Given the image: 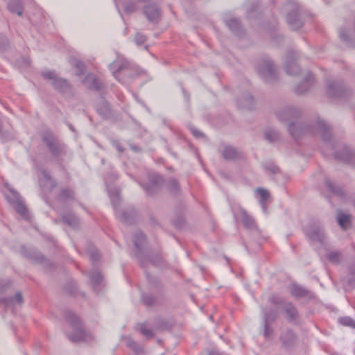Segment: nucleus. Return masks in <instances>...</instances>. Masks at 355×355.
Masks as SVG:
<instances>
[{"label": "nucleus", "instance_id": "f257e3e1", "mask_svg": "<svg viewBox=\"0 0 355 355\" xmlns=\"http://www.w3.org/2000/svg\"><path fill=\"white\" fill-rule=\"evenodd\" d=\"M279 121H288V130L291 136L297 141L306 134L320 135L322 144L321 152L327 158H334L340 162L354 164L355 154L348 146H344L340 150H337L338 141L334 138L331 126L319 116L315 117L309 122H294L301 115L299 107L293 105H285L276 112Z\"/></svg>", "mask_w": 355, "mask_h": 355}, {"label": "nucleus", "instance_id": "6ab92c4d", "mask_svg": "<svg viewBox=\"0 0 355 355\" xmlns=\"http://www.w3.org/2000/svg\"><path fill=\"white\" fill-rule=\"evenodd\" d=\"M314 83L313 74L308 71L304 75L302 81L295 87V92L298 94H302L307 92Z\"/></svg>", "mask_w": 355, "mask_h": 355}, {"label": "nucleus", "instance_id": "c9c22d12", "mask_svg": "<svg viewBox=\"0 0 355 355\" xmlns=\"http://www.w3.org/2000/svg\"><path fill=\"white\" fill-rule=\"evenodd\" d=\"M146 278L153 288L159 293L163 291V284L159 279L150 275L148 272H146Z\"/></svg>", "mask_w": 355, "mask_h": 355}, {"label": "nucleus", "instance_id": "dca6fc26", "mask_svg": "<svg viewBox=\"0 0 355 355\" xmlns=\"http://www.w3.org/2000/svg\"><path fill=\"white\" fill-rule=\"evenodd\" d=\"M143 13L150 22L157 24L160 19L162 10L157 4L150 3L144 7Z\"/></svg>", "mask_w": 355, "mask_h": 355}, {"label": "nucleus", "instance_id": "4468645a", "mask_svg": "<svg viewBox=\"0 0 355 355\" xmlns=\"http://www.w3.org/2000/svg\"><path fill=\"white\" fill-rule=\"evenodd\" d=\"M297 58V53L295 51L287 53L284 64V69L287 74L297 76L300 73V69L296 61Z\"/></svg>", "mask_w": 355, "mask_h": 355}, {"label": "nucleus", "instance_id": "7ed1b4c3", "mask_svg": "<svg viewBox=\"0 0 355 355\" xmlns=\"http://www.w3.org/2000/svg\"><path fill=\"white\" fill-rule=\"evenodd\" d=\"M108 67L114 77L124 85L129 84L140 73L137 66L125 59L122 55H117Z\"/></svg>", "mask_w": 355, "mask_h": 355}, {"label": "nucleus", "instance_id": "20e7f679", "mask_svg": "<svg viewBox=\"0 0 355 355\" xmlns=\"http://www.w3.org/2000/svg\"><path fill=\"white\" fill-rule=\"evenodd\" d=\"M64 317L71 327V332L66 333L67 338L73 343L80 341H89L92 339V335L87 331L80 318L71 311H65Z\"/></svg>", "mask_w": 355, "mask_h": 355}, {"label": "nucleus", "instance_id": "680f3d73", "mask_svg": "<svg viewBox=\"0 0 355 355\" xmlns=\"http://www.w3.org/2000/svg\"><path fill=\"white\" fill-rule=\"evenodd\" d=\"M116 178H117L116 175L115 174H113V175H112V179H113V180H116Z\"/></svg>", "mask_w": 355, "mask_h": 355}, {"label": "nucleus", "instance_id": "9b49d317", "mask_svg": "<svg viewBox=\"0 0 355 355\" xmlns=\"http://www.w3.org/2000/svg\"><path fill=\"white\" fill-rule=\"evenodd\" d=\"M306 236L312 241L324 244L325 233L324 227L320 222H312L304 230Z\"/></svg>", "mask_w": 355, "mask_h": 355}, {"label": "nucleus", "instance_id": "c03bdc74", "mask_svg": "<svg viewBox=\"0 0 355 355\" xmlns=\"http://www.w3.org/2000/svg\"><path fill=\"white\" fill-rule=\"evenodd\" d=\"M142 299L144 304L148 306H153L157 302L156 297L151 294H143Z\"/></svg>", "mask_w": 355, "mask_h": 355}, {"label": "nucleus", "instance_id": "864d4df0", "mask_svg": "<svg viewBox=\"0 0 355 355\" xmlns=\"http://www.w3.org/2000/svg\"><path fill=\"white\" fill-rule=\"evenodd\" d=\"M339 35L342 40L345 41L347 44H349V35L345 30H340Z\"/></svg>", "mask_w": 355, "mask_h": 355}, {"label": "nucleus", "instance_id": "0e129e2a", "mask_svg": "<svg viewBox=\"0 0 355 355\" xmlns=\"http://www.w3.org/2000/svg\"><path fill=\"white\" fill-rule=\"evenodd\" d=\"M255 10V6H253V8L251 9V10Z\"/></svg>", "mask_w": 355, "mask_h": 355}, {"label": "nucleus", "instance_id": "37998d69", "mask_svg": "<svg viewBox=\"0 0 355 355\" xmlns=\"http://www.w3.org/2000/svg\"><path fill=\"white\" fill-rule=\"evenodd\" d=\"M326 186L328 190L333 194L338 196H342L343 195L342 189L339 186L336 185L334 182H331V180H326Z\"/></svg>", "mask_w": 355, "mask_h": 355}, {"label": "nucleus", "instance_id": "f704fd0d", "mask_svg": "<svg viewBox=\"0 0 355 355\" xmlns=\"http://www.w3.org/2000/svg\"><path fill=\"white\" fill-rule=\"evenodd\" d=\"M326 257L329 261H330L331 263L336 264V265L339 264L343 259L342 253L338 250L329 252L327 254Z\"/></svg>", "mask_w": 355, "mask_h": 355}, {"label": "nucleus", "instance_id": "3c124183", "mask_svg": "<svg viewBox=\"0 0 355 355\" xmlns=\"http://www.w3.org/2000/svg\"><path fill=\"white\" fill-rule=\"evenodd\" d=\"M9 47V41L3 34H0V51H6Z\"/></svg>", "mask_w": 355, "mask_h": 355}, {"label": "nucleus", "instance_id": "bf43d9fd", "mask_svg": "<svg viewBox=\"0 0 355 355\" xmlns=\"http://www.w3.org/2000/svg\"><path fill=\"white\" fill-rule=\"evenodd\" d=\"M116 148H117V150L119 151V152H122L123 150V148L120 146L119 144H116Z\"/></svg>", "mask_w": 355, "mask_h": 355}, {"label": "nucleus", "instance_id": "58836bf2", "mask_svg": "<svg viewBox=\"0 0 355 355\" xmlns=\"http://www.w3.org/2000/svg\"><path fill=\"white\" fill-rule=\"evenodd\" d=\"M265 139L270 143H274L279 139V133L277 130L268 128L264 132Z\"/></svg>", "mask_w": 355, "mask_h": 355}, {"label": "nucleus", "instance_id": "c85d7f7f", "mask_svg": "<svg viewBox=\"0 0 355 355\" xmlns=\"http://www.w3.org/2000/svg\"><path fill=\"white\" fill-rule=\"evenodd\" d=\"M237 104L241 108L252 109L254 104L253 97L249 92H246L243 94V98L238 99Z\"/></svg>", "mask_w": 355, "mask_h": 355}, {"label": "nucleus", "instance_id": "1a4fd4ad", "mask_svg": "<svg viewBox=\"0 0 355 355\" xmlns=\"http://www.w3.org/2000/svg\"><path fill=\"white\" fill-rule=\"evenodd\" d=\"M257 71L259 76L266 83L277 80V73L273 62L268 58H263L259 64Z\"/></svg>", "mask_w": 355, "mask_h": 355}, {"label": "nucleus", "instance_id": "2eb2a0df", "mask_svg": "<svg viewBox=\"0 0 355 355\" xmlns=\"http://www.w3.org/2000/svg\"><path fill=\"white\" fill-rule=\"evenodd\" d=\"M286 20L288 26L293 30H297L303 26L302 15L297 6L288 13Z\"/></svg>", "mask_w": 355, "mask_h": 355}, {"label": "nucleus", "instance_id": "393cba45", "mask_svg": "<svg viewBox=\"0 0 355 355\" xmlns=\"http://www.w3.org/2000/svg\"><path fill=\"white\" fill-rule=\"evenodd\" d=\"M256 193L259 196V204L262 208V210L265 214H268L266 205L270 201V196L269 191L267 189L263 188H257Z\"/></svg>", "mask_w": 355, "mask_h": 355}, {"label": "nucleus", "instance_id": "0eeeda50", "mask_svg": "<svg viewBox=\"0 0 355 355\" xmlns=\"http://www.w3.org/2000/svg\"><path fill=\"white\" fill-rule=\"evenodd\" d=\"M261 316L263 336L266 340H270L272 338V334L274 333V329L271 325L275 322L278 316L277 309L264 307L261 309Z\"/></svg>", "mask_w": 355, "mask_h": 355}, {"label": "nucleus", "instance_id": "7c9ffc66", "mask_svg": "<svg viewBox=\"0 0 355 355\" xmlns=\"http://www.w3.org/2000/svg\"><path fill=\"white\" fill-rule=\"evenodd\" d=\"M97 112L103 118H107L111 114V109L109 103L104 99H101L97 105Z\"/></svg>", "mask_w": 355, "mask_h": 355}, {"label": "nucleus", "instance_id": "423d86ee", "mask_svg": "<svg viewBox=\"0 0 355 355\" xmlns=\"http://www.w3.org/2000/svg\"><path fill=\"white\" fill-rule=\"evenodd\" d=\"M42 78L50 83L53 88L66 96L73 95L71 85L64 78L59 76L53 70H43L41 72Z\"/></svg>", "mask_w": 355, "mask_h": 355}, {"label": "nucleus", "instance_id": "ddd939ff", "mask_svg": "<svg viewBox=\"0 0 355 355\" xmlns=\"http://www.w3.org/2000/svg\"><path fill=\"white\" fill-rule=\"evenodd\" d=\"M10 196H8V201L15 206L16 211L25 219H28V213L26 206L23 203V200L19 194L15 190L9 189Z\"/></svg>", "mask_w": 355, "mask_h": 355}, {"label": "nucleus", "instance_id": "412c9836", "mask_svg": "<svg viewBox=\"0 0 355 355\" xmlns=\"http://www.w3.org/2000/svg\"><path fill=\"white\" fill-rule=\"evenodd\" d=\"M223 21L228 28L236 35L241 36L244 31L242 28L240 20L235 17H224Z\"/></svg>", "mask_w": 355, "mask_h": 355}, {"label": "nucleus", "instance_id": "c756f323", "mask_svg": "<svg viewBox=\"0 0 355 355\" xmlns=\"http://www.w3.org/2000/svg\"><path fill=\"white\" fill-rule=\"evenodd\" d=\"M8 8L10 12L21 16L24 10V3L21 0H12L8 4Z\"/></svg>", "mask_w": 355, "mask_h": 355}, {"label": "nucleus", "instance_id": "603ef678", "mask_svg": "<svg viewBox=\"0 0 355 355\" xmlns=\"http://www.w3.org/2000/svg\"><path fill=\"white\" fill-rule=\"evenodd\" d=\"M266 171L272 173L276 174L279 171V168L272 163H268L264 166Z\"/></svg>", "mask_w": 355, "mask_h": 355}, {"label": "nucleus", "instance_id": "5701e85b", "mask_svg": "<svg viewBox=\"0 0 355 355\" xmlns=\"http://www.w3.org/2000/svg\"><path fill=\"white\" fill-rule=\"evenodd\" d=\"M23 302L22 295L20 292H17L13 297L0 298V305H3L6 308H12L17 304H21Z\"/></svg>", "mask_w": 355, "mask_h": 355}, {"label": "nucleus", "instance_id": "a19ab883", "mask_svg": "<svg viewBox=\"0 0 355 355\" xmlns=\"http://www.w3.org/2000/svg\"><path fill=\"white\" fill-rule=\"evenodd\" d=\"M291 293L295 297H302L307 296L309 291L301 286L293 284L291 288Z\"/></svg>", "mask_w": 355, "mask_h": 355}, {"label": "nucleus", "instance_id": "4d7b16f0", "mask_svg": "<svg viewBox=\"0 0 355 355\" xmlns=\"http://www.w3.org/2000/svg\"><path fill=\"white\" fill-rule=\"evenodd\" d=\"M8 286L9 282H0V292H4Z\"/></svg>", "mask_w": 355, "mask_h": 355}, {"label": "nucleus", "instance_id": "de8ad7c7", "mask_svg": "<svg viewBox=\"0 0 355 355\" xmlns=\"http://www.w3.org/2000/svg\"><path fill=\"white\" fill-rule=\"evenodd\" d=\"M139 331L141 334H143L146 338L150 339L153 337L154 334L150 329L147 328L145 324H142L140 325Z\"/></svg>", "mask_w": 355, "mask_h": 355}, {"label": "nucleus", "instance_id": "052dcab7", "mask_svg": "<svg viewBox=\"0 0 355 355\" xmlns=\"http://www.w3.org/2000/svg\"><path fill=\"white\" fill-rule=\"evenodd\" d=\"M131 148H132L134 151H135V152L139 151V148L138 147L135 146H131Z\"/></svg>", "mask_w": 355, "mask_h": 355}, {"label": "nucleus", "instance_id": "72a5a7b5", "mask_svg": "<svg viewBox=\"0 0 355 355\" xmlns=\"http://www.w3.org/2000/svg\"><path fill=\"white\" fill-rule=\"evenodd\" d=\"M86 252L89 256V258L93 263H94L96 261H98L100 259V254L98 251V250L96 248V247L90 243H87V245L85 247Z\"/></svg>", "mask_w": 355, "mask_h": 355}, {"label": "nucleus", "instance_id": "6e6552de", "mask_svg": "<svg viewBox=\"0 0 355 355\" xmlns=\"http://www.w3.org/2000/svg\"><path fill=\"white\" fill-rule=\"evenodd\" d=\"M42 141L53 157H59L65 154V146L52 132L45 131L42 135Z\"/></svg>", "mask_w": 355, "mask_h": 355}, {"label": "nucleus", "instance_id": "e433bc0d", "mask_svg": "<svg viewBox=\"0 0 355 355\" xmlns=\"http://www.w3.org/2000/svg\"><path fill=\"white\" fill-rule=\"evenodd\" d=\"M126 345L130 347L135 353V355H139L143 353V347L134 341L131 338L127 337L125 338Z\"/></svg>", "mask_w": 355, "mask_h": 355}, {"label": "nucleus", "instance_id": "2f4dec72", "mask_svg": "<svg viewBox=\"0 0 355 355\" xmlns=\"http://www.w3.org/2000/svg\"><path fill=\"white\" fill-rule=\"evenodd\" d=\"M164 185L173 194L177 195L180 191V187L177 180L170 178L164 182Z\"/></svg>", "mask_w": 355, "mask_h": 355}, {"label": "nucleus", "instance_id": "4c0bfd02", "mask_svg": "<svg viewBox=\"0 0 355 355\" xmlns=\"http://www.w3.org/2000/svg\"><path fill=\"white\" fill-rule=\"evenodd\" d=\"M347 284L352 287H355V261L350 263L348 266V274L346 277Z\"/></svg>", "mask_w": 355, "mask_h": 355}, {"label": "nucleus", "instance_id": "bb28decb", "mask_svg": "<svg viewBox=\"0 0 355 355\" xmlns=\"http://www.w3.org/2000/svg\"><path fill=\"white\" fill-rule=\"evenodd\" d=\"M28 257L34 262L42 264L44 267L53 268V264L40 252L33 250L29 252Z\"/></svg>", "mask_w": 355, "mask_h": 355}, {"label": "nucleus", "instance_id": "09e8293b", "mask_svg": "<svg viewBox=\"0 0 355 355\" xmlns=\"http://www.w3.org/2000/svg\"><path fill=\"white\" fill-rule=\"evenodd\" d=\"M146 39L147 37L144 34L137 32L135 35L134 42L137 46H140L146 42Z\"/></svg>", "mask_w": 355, "mask_h": 355}, {"label": "nucleus", "instance_id": "9d476101", "mask_svg": "<svg viewBox=\"0 0 355 355\" xmlns=\"http://www.w3.org/2000/svg\"><path fill=\"white\" fill-rule=\"evenodd\" d=\"M141 187L149 196H154L159 192L164 186L162 176L158 174H150L146 183H140Z\"/></svg>", "mask_w": 355, "mask_h": 355}, {"label": "nucleus", "instance_id": "79ce46f5", "mask_svg": "<svg viewBox=\"0 0 355 355\" xmlns=\"http://www.w3.org/2000/svg\"><path fill=\"white\" fill-rule=\"evenodd\" d=\"M339 225L343 229H347L350 225V216L345 214H339L337 216Z\"/></svg>", "mask_w": 355, "mask_h": 355}, {"label": "nucleus", "instance_id": "49530a36", "mask_svg": "<svg viewBox=\"0 0 355 355\" xmlns=\"http://www.w3.org/2000/svg\"><path fill=\"white\" fill-rule=\"evenodd\" d=\"M75 69H76V74L77 76H81L85 73V64L80 61V60H76L73 64Z\"/></svg>", "mask_w": 355, "mask_h": 355}, {"label": "nucleus", "instance_id": "4be33fe9", "mask_svg": "<svg viewBox=\"0 0 355 355\" xmlns=\"http://www.w3.org/2000/svg\"><path fill=\"white\" fill-rule=\"evenodd\" d=\"M83 83L89 89L101 91L103 88V83L94 73H88L83 80Z\"/></svg>", "mask_w": 355, "mask_h": 355}, {"label": "nucleus", "instance_id": "a18cd8bd", "mask_svg": "<svg viewBox=\"0 0 355 355\" xmlns=\"http://www.w3.org/2000/svg\"><path fill=\"white\" fill-rule=\"evenodd\" d=\"M338 321L341 324L344 326L355 328V320L349 316L340 318Z\"/></svg>", "mask_w": 355, "mask_h": 355}, {"label": "nucleus", "instance_id": "f8f14e48", "mask_svg": "<svg viewBox=\"0 0 355 355\" xmlns=\"http://www.w3.org/2000/svg\"><path fill=\"white\" fill-rule=\"evenodd\" d=\"M327 93L329 96L335 98H343L349 96V92L344 83L340 80L329 81L327 85Z\"/></svg>", "mask_w": 355, "mask_h": 355}, {"label": "nucleus", "instance_id": "13d9d810", "mask_svg": "<svg viewBox=\"0 0 355 355\" xmlns=\"http://www.w3.org/2000/svg\"><path fill=\"white\" fill-rule=\"evenodd\" d=\"M208 355H223V354L220 353L219 351H218L216 349H213L210 350Z\"/></svg>", "mask_w": 355, "mask_h": 355}, {"label": "nucleus", "instance_id": "f3484780", "mask_svg": "<svg viewBox=\"0 0 355 355\" xmlns=\"http://www.w3.org/2000/svg\"><path fill=\"white\" fill-rule=\"evenodd\" d=\"M241 217L243 225L246 229L253 233L255 236H258L261 234V231L258 228L254 219L250 216L246 211L243 209L241 211Z\"/></svg>", "mask_w": 355, "mask_h": 355}, {"label": "nucleus", "instance_id": "e2e57ef3", "mask_svg": "<svg viewBox=\"0 0 355 355\" xmlns=\"http://www.w3.org/2000/svg\"><path fill=\"white\" fill-rule=\"evenodd\" d=\"M116 8L118 10L119 13L121 15V13L120 10H119V6H118L117 3H116Z\"/></svg>", "mask_w": 355, "mask_h": 355}, {"label": "nucleus", "instance_id": "5fc2aeb1", "mask_svg": "<svg viewBox=\"0 0 355 355\" xmlns=\"http://www.w3.org/2000/svg\"><path fill=\"white\" fill-rule=\"evenodd\" d=\"M269 301L275 305H279L283 303L282 299L279 298L278 296L275 295H272L269 298Z\"/></svg>", "mask_w": 355, "mask_h": 355}, {"label": "nucleus", "instance_id": "b1692460", "mask_svg": "<svg viewBox=\"0 0 355 355\" xmlns=\"http://www.w3.org/2000/svg\"><path fill=\"white\" fill-rule=\"evenodd\" d=\"M222 155L227 160H236L242 158V153L232 146H225L222 151Z\"/></svg>", "mask_w": 355, "mask_h": 355}, {"label": "nucleus", "instance_id": "a878e982", "mask_svg": "<svg viewBox=\"0 0 355 355\" xmlns=\"http://www.w3.org/2000/svg\"><path fill=\"white\" fill-rule=\"evenodd\" d=\"M62 221L73 229L79 227V218L71 211H64L61 214Z\"/></svg>", "mask_w": 355, "mask_h": 355}, {"label": "nucleus", "instance_id": "8fccbe9b", "mask_svg": "<svg viewBox=\"0 0 355 355\" xmlns=\"http://www.w3.org/2000/svg\"><path fill=\"white\" fill-rule=\"evenodd\" d=\"M155 327L158 329H166L169 328L168 322L160 318H158L155 320Z\"/></svg>", "mask_w": 355, "mask_h": 355}, {"label": "nucleus", "instance_id": "473e14b6", "mask_svg": "<svg viewBox=\"0 0 355 355\" xmlns=\"http://www.w3.org/2000/svg\"><path fill=\"white\" fill-rule=\"evenodd\" d=\"M284 309L290 321H295L298 316L297 311L295 306L291 302H286L284 304Z\"/></svg>", "mask_w": 355, "mask_h": 355}, {"label": "nucleus", "instance_id": "f03ea898", "mask_svg": "<svg viewBox=\"0 0 355 355\" xmlns=\"http://www.w3.org/2000/svg\"><path fill=\"white\" fill-rule=\"evenodd\" d=\"M135 255L141 268H146L151 264L155 267H164L165 262L158 253H154L148 246L144 234L137 231L133 237Z\"/></svg>", "mask_w": 355, "mask_h": 355}, {"label": "nucleus", "instance_id": "cd10ccee", "mask_svg": "<svg viewBox=\"0 0 355 355\" xmlns=\"http://www.w3.org/2000/svg\"><path fill=\"white\" fill-rule=\"evenodd\" d=\"M280 340L282 343V345L285 347L288 348L294 345L295 341V336L291 330L286 329L282 332Z\"/></svg>", "mask_w": 355, "mask_h": 355}, {"label": "nucleus", "instance_id": "a211bd4d", "mask_svg": "<svg viewBox=\"0 0 355 355\" xmlns=\"http://www.w3.org/2000/svg\"><path fill=\"white\" fill-rule=\"evenodd\" d=\"M41 176L39 177V182L44 192H50L55 187V181L44 169H40Z\"/></svg>", "mask_w": 355, "mask_h": 355}, {"label": "nucleus", "instance_id": "ea45409f", "mask_svg": "<svg viewBox=\"0 0 355 355\" xmlns=\"http://www.w3.org/2000/svg\"><path fill=\"white\" fill-rule=\"evenodd\" d=\"M75 194L72 189L66 188L61 190L58 196L59 200L62 202H67L74 198Z\"/></svg>", "mask_w": 355, "mask_h": 355}, {"label": "nucleus", "instance_id": "6e6d98bb", "mask_svg": "<svg viewBox=\"0 0 355 355\" xmlns=\"http://www.w3.org/2000/svg\"><path fill=\"white\" fill-rule=\"evenodd\" d=\"M190 130L193 135L197 138L202 137L203 136L202 132L193 126L190 127Z\"/></svg>", "mask_w": 355, "mask_h": 355}, {"label": "nucleus", "instance_id": "aec40b11", "mask_svg": "<svg viewBox=\"0 0 355 355\" xmlns=\"http://www.w3.org/2000/svg\"><path fill=\"white\" fill-rule=\"evenodd\" d=\"M89 279L95 292L99 293L104 285V279L102 274L97 269L92 270L89 274Z\"/></svg>", "mask_w": 355, "mask_h": 355}, {"label": "nucleus", "instance_id": "39448f33", "mask_svg": "<svg viewBox=\"0 0 355 355\" xmlns=\"http://www.w3.org/2000/svg\"><path fill=\"white\" fill-rule=\"evenodd\" d=\"M105 182L107 186V193L115 209L117 218L124 223H132L135 217V209L132 207H128L126 209H117L116 207L119 200V191L116 188L108 187L107 178H105Z\"/></svg>", "mask_w": 355, "mask_h": 355}]
</instances>
